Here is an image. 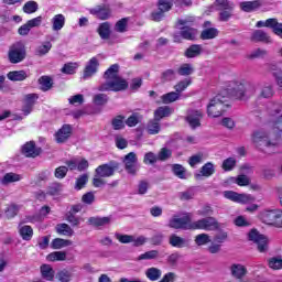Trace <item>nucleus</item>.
<instances>
[{"label":"nucleus","instance_id":"nucleus-2","mask_svg":"<svg viewBox=\"0 0 282 282\" xmlns=\"http://www.w3.org/2000/svg\"><path fill=\"white\" fill-rule=\"evenodd\" d=\"M259 85L250 84L246 79L230 82L228 91L234 98H243V96H254Z\"/></svg>","mask_w":282,"mask_h":282},{"label":"nucleus","instance_id":"nucleus-16","mask_svg":"<svg viewBox=\"0 0 282 282\" xmlns=\"http://www.w3.org/2000/svg\"><path fill=\"white\" fill-rule=\"evenodd\" d=\"M98 58L93 57L88 61L84 68V80H87V78H91V76L96 75V72H98Z\"/></svg>","mask_w":282,"mask_h":282},{"label":"nucleus","instance_id":"nucleus-35","mask_svg":"<svg viewBox=\"0 0 282 282\" xmlns=\"http://www.w3.org/2000/svg\"><path fill=\"white\" fill-rule=\"evenodd\" d=\"M145 276L149 281H159L162 278V270L155 267L149 268L145 271Z\"/></svg>","mask_w":282,"mask_h":282},{"label":"nucleus","instance_id":"nucleus-54","mask_svg":"<svg viewBox=\"0 0 282 282\" xmlns=\"http://www.w3.org/2000/svg\"><path fill=\"white\" fill-rule=\"evenodd\" d=\"M196 246H206L210 243V236L208 234H199L195 237Z\"/></svg>","mask_w":282,"mask_h":282},{"label":"nucleus","instance_id":"nucleus-63","mask_svg":"<svg viewBox=\"0 0 282 282\" xmlns=\"http://www.w3.org/2000/svg\"><path fill=\"white\" fill-rule=\"evenodd\" d=\"M159 10H161L163 13L169 12L171 8H173V2L169 0H159Z\"/></svg>","mask_w":282,"mask_h":282},{"label":"nucleus","instance_id":"nucleus-7","mask_svg":"<svg viewBox=\"0 0 282 282\" xmlns=\"http://www.w3.org/2000/svg\"><path fill=\"white\" fill-rule=\"evenodd\" d=\"M169 227L174 230H193V223L189 216H173L169 221Z\"/></svg>","mask_w":282,"mask_h":282},{"label":"nucleus","instance_id":"nucleus-4","mask_svg":"<svg viewBox=\"0 0 282 282\" xmlns=\"http://www.w3.org/2000/svg\"><path fill=\"white\" fill-rule=\"evenodd\" d=\"M260 219L263 224H267L268 226H275V228H282L281 209L263 210L260 214Z\"/></svg>","mask_w":282,"mask_h":282},{"label":"nucleus","instance_id":"nucleus-58","mask_svg":"<svg viewBox=\"0 0 282 282\" xmlns=\"http://www.w3.org/2000/svg\"><path fill=\"white\" fill-rule=\"evenodd\" d=\"M171 80H175V70L167 69L162 73L161 75V82L162 83H171Z\"/></svg>","mask_w":282,"mask_h":282},{"label":"nucleus","instance_id":"nucleus-38","mask_svg":"<svg viewBox=\"0 0 282 282\" xmlns=\"http://www.w3.org/2000/svg\"><path fill=\"white\" fill-rule=\"evenodd\" d=\"M214 6L216 10H219V12L224 10H235V4L228 0H216L214 2Z\"/></svg>","mask_w":282,"mask_h":282},{"label":"nucleus","instance_id":"nucleus-27","mask_svg":"<svg viewBox=\"0 0 282 282\" xmlns=\"http://www.w3.org/2000/svg\"><path fill=\"white\" fill-rule=\"evenodd\" d=\"M274 96V87L272 84L260 85V91L258 98H272Z\"/></svg>","mask_w":282,"mask_h":282},{"label":"nucleus","instance_id":"nucleus-45","mask_svg":"<svg viewBox=\"0 0 282 282\" xmlns=\"http://www.w3.org/2000/svg\"><path fill=\"white\" fill-rule=\"evenodd\" d=\"M173 155V151L169 148H162L158 154L156 158L159 160V162H166V160H171Z\"/></svg>","mask_w":282,"mask_h":282},{"label":"nucleus","instance_id":"nucleus-3","mask_svg":"<svg viewBox=\"0 0 282 282\" xmlns=\"http://www.w3.org/2000/svg\"><path fill=\"white\" fill-rule=\"evenodd\" d=\"M226 102H228V97L220 94L210 99L207 106V116L209 118H219L224 116V111H226Z\"/></svg>","mask_w":282,"mask_h":282},{"label":"nucleus","instance_id":"nucleus-28","mask_svg":"<svg viewBox=\"0 0 282 282\" xmlns=\"http://www.w3.org/2000/svg\"><path fill=\"white\" fill-rule=\"evenodd\" d=\"M169 243L173 248H186V246H188V240L173 234L170 236Z\"/></svg>","mask_w":282,"mask_h":282},{"label":"nucleus","instance_id":"nucleus-34","mask_svg":"<svg viewBox=\"0 0 282 282\" xmlns=\"http://www.w3.org/2000/svg\"><path fill=\"white\" fill-rule=\"evenodd\" d=\"M200 54L202 45L193 44L188 48H186L184 56H186V58H196V56H199Z\"/></svg>","mask_w":282,"mask_h":282},{"label":"nucleus","instance_id":"nucleus-39","mask_svg":"<svg viewBox=\"0 0 282 282\" xmlns=\"http://www.w3.org/2000/svg\"><path fill=\"white\" fill-rule=\"evenodd\" d=\"M161 127L160 121L156 119L150 120L147 126V131L150 135H158L160 133Z\"/></svg>","mask_w":282,"mask_h":282},{"label":"nucleus","instance_id":"nucleus-25","mask_svg":"<svg viewBox=\"0 0 282 282\" xmlns=\"http://www.w3.org/2000/svg\"><path fill=\"white\" fill-rule=\"evenodd\" d=\"M180 36H182V39H185L186 41H195V39L197 37V31L196 29L191 26H182Z\"/></svg>","mask_w":282,"mask_h":282},{"label":"nucleus","instance_id":"nucleus-5","mask_svg":"<svg viewBox=\"0 0 282 282\" xmlns=\"http://www.w3.org/2000/svg\"><path fill=\"white\" fill-rule=\"evenodd\" d=\"M26 55L28 53L25 51V44L23 42L14 43L9 48V53H8L10 63H13L14 65H17V63H22V61H25Z\"/></svg>","mask_w":282,"mask_h":282},{"label":"nucleus","instance_id":"nucleus-37","mask_svg":"<svg viewBox=\"0 0 282 282\" xmlns=\"http://www.w3.org/2000/svg\"><path fill=\"white\" fill-rule=\"evenodd\" d=\"M68 246H72V240H65L63 238H55L51 242L53 250H61V248H67Z\"/></svg>","mask_w":282,"mask_h":282},{"label":"nucleus","instance_id":"nucleus-43","mask_svg":"<svg viewBox=\"0 0 282 282\" xmlns=\"http://www.w3.org/2000/svg\"><path fill=\"white\" fill-rule=\"evenodd\" d=\"M47 261H66L67 260V252L65 251H54L52 253H50L46 257Z\"/></svg>","mask_w":282,"mask_h":282},{"label":"nucleus","instance_id":"nucleus-51","mask_svg":"<svg viewBox=\"0 0 282 282\" xmlns=\"http://www.w3.org/2000/svg\"><path fill=\"white\" fill-rule=\"evenodd\" d=\"M268 265L271 270H282V258L272 257L268 260Z\"/></svg>","mask_w":282,"mask_h":282},{"label":"nucleus","instance_id":"nucleus-57","mask_svg":"<svg viewBox=\"0 0 282 282\" xmlns=\"http://www.w3.org/2000/svg\"><path fill=\"white\" fill-rule=\"evenodd\" d=\"M17 215H19V206H17L15 204L9 205L8 208L6 209V217L8 219H12L17 217Z\"/></svg>","mask_w":282,"mask_h":282},{"label":"nucleus","instance_id":"nucleus-48","mask_svg":"<svg viewBox=\"0 0 282 282\" xmlns=\"http://www.w3.org/2000/svg\"><path fill=\"white\" fill-rule=\"evenodd\" d=\"M56 279L57 281H61V282H69L72 281V271L67 269L59 270L56 273Z\"/></svg>","mask_w":282,"mask_h":282},{"label":"nucleus","instance_id":"nucleus-17","mask_svg":"<svg viewBox=\"0 0 282 282\" xmlns=\"http://www.w3.org/2000/svg\"><path fill=\"white\" fill-rule=\"evenodd\" d=\"M22 153L25 158H37V155H41V148H36V144L30 141L23 145Z\"/></svg>","mask_w":282,"mask_h":282},{"label":"nucleus","instance_id":"nucleus-64","mask_svg":"<svg viewBox=\"0 0 282 282\" xmlns=\"http://www.w3.org/2000/svg\"><path fill=\"white\" fill-rule=\"evenodd\" d=\"M158 161H159L158 154L155 155V153L153 152H148L144 154V158H143L144 164H155V162Z\"/></svg>","mask_w":282,"mask_h":282},{"label":"nucleus","instance_id":"nucleus-36","mask_svg":"<svg viewBox=\"0 0 282 282\" xmlns=\"http://www.w3.org/2000/svg\"><path fill=\"white\" fill-rule=\"evenodd\" d=\"M56 232L57 235H63L64 237H73L74 229H72L69 225L63 223L56 226Z\"/></svg>","mask_w":282,"mask_h":282},{"label":"nucleus","instance_id":"nucleus-52","mask_svg":"<svg viewBox=\"0 0 282 282\" xmlns=\"http://www.w3.org/2000/svg\"><path fill=\"white\" fill-rule=\"evenodd\" d=\"M140 120H142V117L140 113L134 112L132 113L127 120H126V124L127 127H137L138 123L140 122Z\"/></svg>","mask_w":282,"mask_h":282},{"label":"nucleus","instance_id":"nucleus-49","mask_svg":"<svg viewBox=\"0 0 282 282\" xmlns=\"http://www.w3.org/2000/svg\"><path fill=\"white\" fill-rule=\"evenodd\" d=\"M195 72V68L192 64H182L181 67L177 69L178 76H191Z\"/></svg>","mask_w":282,"mask_h":282},{"label":"nucleus","instance_id":"nucleus-33","mask_svg":"<svg viewBox=\"0 0 282 282\" xmlns=\"http://www.w3.org/2000/svg\"><path fill=\"white\" fill-rule=\"evenodd\" d=\"M7 77L9 80H12V82H23L28 78V72L25 70L9 72Z\"/></svg>","mask_w":282,"mask_h":282},{"label":"nucleus","instance_id":"nucleus-61","mask_svg":"<svg viewBox=\"0 0 282 282\" xmlns=\"http://www.w3.org/2000/svg\"><path fill=\"white\" fill-rule=\"evenodd\" d=\"M128 23H129V19H127V18H123V19L119 20V21L116 23V25H115L116 32H120V33L127 32V25H128Z\"/></svg>","mask_w":282,"mask_h":282},{"label":"nucleus","instance_id":"nucleus-19","mask_svg":"<svg viewBox=\"0 0 282 282\" xmlns=\"http://www.w3.org/2000/svg\"><path fill=\"white\" fill-rule=\"evenodd\" d=\"M212 175H215V164L207 162L200 167L199 173L195 174V178L202 180V177H212Z\"/></svg>","mask_w":282,"mask_h":282},{"label":"nucleus","instance_id":"nucleus-31","mask_svg":"<svg viewBox=\"0 0 282 282\" xmlns=\"http://www.w3.org/2000/svg\"><path fill=\"white\" fill-rule=\"evenodd\" d=\"M172 113H173V110L171 109V107L169 106L159 107L154 111V120H158L160 122L162 118H169V116H171Z\"/></svg>","mask_w":282,"mask_h":282},{"label":"nucleus","instance_id":"nucleus-46","mask_svg":"<svg viewBox=\"0 0 282 282\" xmlns=\"http://www.w3.org/2000/svg\"><path fill=\"white\" fill-rule=\"evenodd\" d=\"M163 105H171V102H175L180 100V95L177 91H171L161 97Z\"/></svg>","mask_w":282,"mask_h":282},{"label":"nucleus","instance_id":"nucleus-23","mask_svg":"<svg viewBox=\"0 0 282 282\" xmlns=\"http://www.w3.org/2000/svg\"><path fill=\"white\" fill-rule=\"evenodd\" d=\"M22 180H23V176H21V174L9 172L4 174V176L0 180V184H2V186H8V184H13L14 182H21Z\"/></svg>","mask_w":282,"mask_h":282},{"label":"nucleus","instance_id":"nucleus-59","mask_svg":"<svg viewBox=\"0 0 282 282\" xmlns=\"http://www.w3.org/2000/svg\"><path fill=\"white\" fill-rule=\"evenodd\" d=\"M271 127L275 135H279V133H282V115L279 116L276 120H273V122L271 123Z\"/></svg>","mask_w":282,"mask_h":282},{"label":"nucleus","instance_id":"nucleus-9","mask_svg":"<svg viewBox=\"0 0 282 282\" xmlns=\"http://www.w3.org/2000/svg\"><path fill=\"white\" fill-rule=\"evenodd\" d=\"M219 221L215 217H206L193 223V230H218Z\"/></svg>","mask_w":282,"mask_h":282},{"label":"nucleus","instance_id":"nucleus-42","mask_svg":"<svg viewBox=\"0 0 282 282\" xmlns=\"http://www.w3.org/2000/svg\"><path fill=\"white\" fill-rule=\"evenodd\" d=\"M219 34V31L215 28L205 29L200 33V39L203 41H208L210 39H216V36Z\"/></svg>","mask_w":282,"mask_h":282},{"label":"nucleus","instance_id":"nucleus-30","mask_svg":"<svg viewBox=\"0 0 282 282\" xmlns=\"http://www.w3.org/2000/svg\"><path fill=\"white\" fill-rule=\"evenodd\" d=\"M41 274H42V279H44V281H54V268H52V265L50 264H42L40 268Z\"/></svg>","mask_w":282,"mask_h":282},{"label":"nucleus","instance_id":"nucleus-8","mask_svg":"<svg viewBox=\"0 0 282 282\" xmlns=\"http://www.w3.org/2000/svg\"><path fill=\"white\" fill-rule=\"evenodd\" d=\"M204 119V111L199 109H188L185 121L188 123L191 129H197L202 127V120Z\"/></svg>","mask_w":282,"mask_h":282},{"label":"nucleus","instance_id":"nucleus-12","mask_svg":"<svg viewBox=\"0 0 282 282\" xmlns=\"http://www.w3.org/2000/svg\"><path fill=\"white\" fill-rule=\"evenodd\" d=\"M118 171V163L116 162H110L108 164H102L99 165L96 170L95 173L99 177H111L113 174Z\"/></svg>","mask_w":282,"mask_h":282},{"label":"nucleus","instance_id":"nucleus-40","mask_svg":"<svg viewBox=\"0 0 282 282\" xmlns=\"http://www.w3.org/2000/svg\"><path fill=\"white\" fill-rule=\"evenodd\" d=\"M19 232L24 241H30L34 235V230L28 225L20 227Z\"/></svg>","mask_w":282,"mask_h":282},{"label":"nucleus","instance_id":"nucleus-10","mask_svg":"<svg viewBox=\"0 0 282 282\" xmlns=\"http://www.w3.org/2000/svg\"><path fill=\"white\" fill-rule=\"evenodd\" d=\"M249 241H253V243H257L258 250L260 252H268V237L264 235L259 234L257 229H251L248 234Z\"/></svg>","mask_w":282,"mask_h":282},{"label":"nucleus","instance_id":"nucleus-15","mask_svg":"<svg viewBox=\"0 0 282 282\" xmlns=\"http://www.w3.org/2000/svg\"><path fill=\"white\" fill-rule=\"evenodd\" d=\"M69 138H72V127L69 124H64L55 133V142H57V144H65Z\"/></svg>","mask_w":282,"mask_h":282},{"label":"nucleus","instance_id":"nucleus-26","mask_svg":"<svg viewBox=\"0 0 282 282\" xmlns=\"http://www.w3.org/2000/svg\"><path fill=\"white\" fill-rule=\"evenodd\" d=\"M53 32H61L62 28H65V15L56 14L51 20Z\"/></svg>","mask_w":282,"mask_h":282},{"label":"nucleus","instance_id":"nucleus-1","mask_svg":"<svg viewBox=\"0 0 282 282\" xmlns=\"http://www.w3.org/2000/svg\"><path fill=\"white\" fill-rule=\"evenodd\" d=\"M251 144L263 151L264 149H276L279 147V135L270 128H260L251 132Z\"/></svg>","mask_w":282,"mask_h":282},{"label":"nucleus","instance_id":"nucleus-55","mask_svg":"<svg viewBox=\"0 0 282 282\" xmlns=\"http://www.w3.org/2000/svg\"><path fill=\"white\" fill-rule=\"evenodd\" d=\"M193 82L191 78H185L181 82H178L175 86L174 89L176 93L182 94Z\"/></svg>","mask_w":282,"mask_h":282},{"label":"nucleus","instance_id":"nucleus-41","mask_svg":"<svg viewBox=\"0 0 282 282\" xmlns=\"http://www.w3.org/2000/svg\"><path fill=\"white\" fill-rule=\"evenodd\" d=\"M160 257V251L158 250H150L144 253H141L138 258L137 261H151L153 259H158Z\"/></svg>","mask_w":282,"mask_h":282},{"label":"nucleus","instance_id":"nucleus-20","mask_svg":"<svg viewBox=\"0 0 282 282\" xmlns=\"http://www.w3.org/2000/svg\"><path fill=\"white\" fill-rule=\"evenodd\" d=\"M262 6L263 2L261 0L243 1L240 2V10H242V12H257Z\"/></svg>","mask_w":282,"mask_h":282},{"label":"nucleus","instance_id":"nucleus-47","mask_svg":"<svg viewBox=\"0 0 282 282\" xmlns=\"http://www.w3.org/2000/svg\"><path fill=\"white\" fill-rule=\"evenodd\" d=\"M172 173L180 180H186V169H184L182 164H173Z\"/></svg>","mask_w":282,"mask_h":282},{"label":"nucleus","instance_id":"nucleus-24","mask_svg":"<svg viewBox=\"0 0 282 282\" xmlns=\"http://www.w3.org/2000/svg\"><path fill=\"white\" fill-rule=\"evenodd\" d=\"M251 41H254L256 43H272L270 35H268V33H265L263 30L253 31Z\"/></svg>","mask_w":282,"mask_h":282},{"label":"nucleus","instance_id":"nucleus-22","mask_svg":"<svg viewBox=\"0 0 282 282\" xmlns=\"http://www.w3.org/2000/svg\"><path fill=\"white\" fill-rule=\"evenodd\" d=\"M89 226H94L95 228H100L102 226H109L111 224V216L106 217H90L88 219Z\"/></svg>","mask_w":282,"mask_h":282},{"label":"nucleus","instance_id":"nucleus-29","mask_svg":"<svg viewBox=\"0 0 282 282\" xmlns=\"http://www.w3.org/2000/svg\"><path fill=\"white\" fill-rule=\"evenodd\" d=\"M97 32L104 41H107L109 36H111V23L109 22H104L99 24Z\"/></svg>","mask_w":282,"mask_h":282},{"label":"nucleus","instance_id":"nucleus-18","mask_svg":"<svg viewBox=\"0 0 282 282\" xmlns=\"http://www.w3.org/2000/svg\"><path fill=\"white\" fill-rule=\"evenodd\" d=\"M231 276L237 279V281L243 280V276L248 274V269L243 264L235 263L230 267Z\"/></svg>","mask_w":282,"mask_h":282},{"label":"nucleus","instance_id":"nucleus-6","mask_svg":"<svg viewBox=\"0 0 282 282\" xmlns=\"http://www.w3.org/2000/svg\"><path fill=\"white\" fill-rule=\"evenodd\" d=\"M129 87V84L122 77H116L108 80L98 87L99 91H124Z\"/></svg>","mask_w":282,"mask_h":282},{"label":"nucleus","instance_id":"nucleus-11","mask_svg":"<svg viewBox=\"0 0 282 282\" xmlns=\"http://www.w3.org/2000/svg\"><path fill=\"white\" fill-rule=\"evenodd\" d=\"M123 164L129 175H135L138 173V155L135 152L128 153L123 159Z\"/></svg>","mask_w":282,"mask_h":282},{"label":"nucleus","instance_id":"nucleus-13","mask_svg":"<svg viewBox=\"0 0 282 282\" xmlns=\"http://www.w3.org/2000/svg\"><path fill=\"white\" fill-rule=\"evenodd\" d=\"M90 14H94L101 21H107L111 17V7L109 4H98L90 9Z\"/></svg>","mask_w":282,"mask_h":282},{"label":"nucleus","instance_id":"nucleus-53","mask_svg":"<svg viewBox=\"0 0 282 282\" xmlns=\"http://www.w3.org/2000/svg\"><path fill=\"white\" fill-rule=\"evenodd\" d=\"M50 50H52V44L50 42H45L36 48L35 54L36 56H45V54L50 53Z\"/></svg>","mask_w":282,"mask_h":282},{"label":"nucleus","instance_id":"nucleus-14","mask_svg":"<svg viewBox=\"0 0 282 282\" xmlns=\"http://www.w3.org/2000/svg\"><path fill=\"white\" fill-rule=\"evenodd\" d=\"M224 196L226 199H230L231 202H237L238 204H250L252 202V196L248 194H239L232 191L224 192Z\"/></svg>","mask_w":282,"mask_h":282},{"label":"nucleus","instance_id":"nucleus-50","mask_svg":"<svg viewBox=\"0 0 282 282\" xmlns=\"http://www.w3.org/2000/svg\"><path fill=\"white\" fill-rule=\"evenodd\" d=\"M37 10L39 3L36 1L31 0L23 6V12H25V14H34Z\"/></svg>","mask_w":282,"mask_h":282},{"label":"nucleus","instance_id":"nucleus-60","mask_svg":"<svg viewBox=\"0 0 282 282\" xmlns=\"http://www.w3.org/2000/svg\"><path fill=\"white\" fill-rule=\"evenodd\" d=\"M112 127L116 131H120V129H124V117L117 116L112 119Z\"/></svg>","mask_w":282,"mask_h":282},{"label":"nucleus","instance_id":"nucleus-62","mask_svg":"<svg viewBox=\"0 0 282 282\" xmlns=\"http://www.w3.org/2000/svg\"><path fill=\"white\" fill-rule=\"evenodd\" d=\"M237 166V160L235 158H228L223 162L224 171H232Z\"/></svg>","mask_w":282,"mask_h":282},{"label":"nucleus","instance_id":"nucleus-56","mask_svg":"<svg viewBox=\"0 0 282 282\" xmlns=\"http://www.w3.org/2000/svg\"><path fill=\"white\" fill-rule=\"evenodd\" d=\"M87 182H89V175L83 174L76 180L75 189L82 191V188H85Z\"/></svg>","mask_w":282,"mask_h":282},{"label":"nucleus","instance_id":"nucleus-32","mask_svg":"<svg viewBox=\"0 0 282 282\" xmlns=\"http://www.w3.org/2000/svg\"><path fill=\"white\" fill-rule=\"evenodd\" d=\"M118 72H120V66L118 64H112L104 74L106 83H108V80L118 78Z\"/></svg>","mask_w":282,"mask_h":282},{"label":"nucleus","instance_id":"nucleus-44","mask_svg":"<svg viewBox=\"0 0 282 282\" xmlns=\"http://www.w3.org/2000/svg\"><path fill=\"white\" fill-rule=\"evenodd\" d=\"M39 84L41 85L42 91H50L54 83L52 82V77L50 76H42L39 78Z\"/></svg>","mask_w":282,"mask_h":282},{"label":"nucleus","instance_id":"nucleus-21","mask_svg":"<svg viewBox=\"0 0 282 282\" xmlns=\"http://www.w3.org/2000/svg\"><path fill=\"white\" fill-rule=\"evenodd\" d=\"M282 106L279 102H270L268 105V113L271 118V124L281 116Z\"/></svg>","mask_w":282,"mask_h":282}]
</instances>
